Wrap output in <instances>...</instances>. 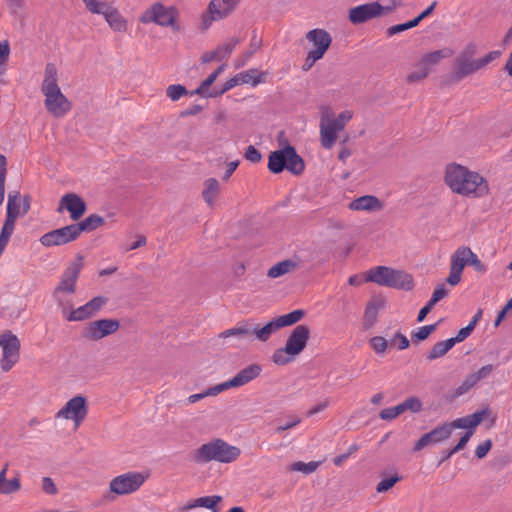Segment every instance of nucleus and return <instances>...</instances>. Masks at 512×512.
I'll use <instances>...</instances> for the list:
<instances>
[{
  "instance_id": "nucleus-1",
  "label": "nucleus",
  "mask_w": 512,
  "mask_h": 512,
  "mask_svg": "<svg viewBox=\"0 0 512 512\" xmlns=\"http://www.w3.org/2000/svg\"><path fill=\"white\" fill-rule=\"evenodd\" d=\"M443 182L452 193L466 198L480 199L490 193L489 182L482 174L457 162L445 165Z\"/></svg>"
},
{
  "instance_id": "nucleus-2",
  "label": "nucleus",
  "mask_w": 512,
  "mask_h": 512,
  "mask_svg": "<svg viewBox=\"0 0 512 512\" xmlns=\"http://www.w3.org/2000/svg\"><path fill=\"white\" fill-rule=\"evenodd\" d=\"M41 92L48 113L62 118L72 109L71 101L62 93L58 84V69L54 63H47L44 69Z\"/></svg>"
},
{
  "instance_id": "nucleus-3",
  "label": "nucleus",
  "mask_w": 512,
  "mask_h": 512,
  "mask_svg": "<svg viewBox=\"0 0 512 512\" xmlns=\"http://www.w3.org/2000/svg\"><path fill=\"white\" fill-rule=\"evenodd\" d=\"M304 315V310L297 309L288 314L281 315L272 319L262 327L256 326L252 328L248 321L242 322L231 329L223 331L220 334V337L228 338L230 336L253 334L259 341L266 342L273 333L281 328L291 326L299 322L304 317Z\"/></svg>"
},
{
  "instance_id": "nucleus-4",
  "label": "nucleus",
  "mask_w": 512,
  "mask_h": 512,
  "mask_svg": "<svg viewBox=\"0 0 512 512\" xmlns=\"http://www.w3.org/2000/svg\"><path fill=\"white\" fill-rule=\"evenodd\" d=\"M366 281L404 291L412 290L415 285L411 274L388 266H376L369 269L366 272Z\"/></svg>"
},
{
  "instance_id": "nucleus-5",
  "label": "nucleus",
  "mask_w": 512,
  "mask_h": 512,
  "mask_svg": "<svg viewBox=\"0 0 512 512\" xmlns=\"http://www.w3.org/2000/svg\"><path fill=\"white\" fill-rule=\"evenodd\" d=\"M241 455V450L221 438H215L202 444L194 452V459L198 463L216 461L220 463H232Z\"/></svg>"
},
{
  "instance_id": "nucleus-6",
  "label": "nucleus",
  "mask_w": 512,
  "mask_h": 512,
  "mask_svg": "<svg viewBox=\"0 0 512 512\" xmlns=\"http://www.w3.org/2000/svg\"><path fill=\"white\" fill-rule=\"evenodd\" d=\"M310 338V329L307 325L296 326L287 338L283 348L276 349L272 361L278 366H284L294 361L306 348Z\"/></svg>"
},
{
  "instance_id": "nucleus-7",
  "label": "nucleus",
  "mask_w": 512,
  "mask_h": 512,
  "mask_svg": "<svg viewBox=\"0 0 512 512\" xmlns=\"http://www.w3.org/2000/svg\"><path fill=\"white\" fill-rule=\"evenodd\" d=\"M82 267L83 257L79 256L64 270L59 283L53 291V298L57 302L58 306L62 308L64 317L68 313L67 308L70 307L67 297L75 293L77 280Z\"/></svg>"
},
{
  "instance_id": "nucleus-8",
  "label": "nucleus",
  "mask_w": 512,
  "mask_h": 512,
  "mask_svg": "<svg viewBox=\"0 0 512 512\" xmlns=\"http://www.w3.org/2000/svg\"><path fill=\"white\" fill-rule=\"evenodd\" d=\"M352 118L353 112L351 110H345L336 117L329 110L322 112L319 124L322 147L328 150L331 149L338 138V133L345 128Z\"/></svg>"
},
{
  "instance_id": "nucleus-9",
  "label": "nucleus",
  "mask_w": 512,
  "mask_h": 512,
  "mask_svg": "<svg viewBox=\"0 0 512 512\" xmlns=\"http://www.w3.org/2000/svg\"><path fill=\"white\" fill-rule=\"evenodd\" d=\"M139 22L145 25L154 23L175 32L181 29L178 9L175 6H165L161 2H155L147 7L139 16Z\"/></svg>"
},
{
  "instance_id": "nucleus-10",
  "label": "nucleus",
  "mask_w": 512,
  "mask_h": 512,
  "mask_svg": "<svg viewBox=\"0 0 512 512\" xmlns=\"http://www.w3.org/2000/svg\"><path fill=\"white\" fill-rule=\"evenodd\" d=\"M304 168L302 158L296 153L295 148L290 145L271 152L268 157V169L274 174L287 169L291 173L299 175L304 171Z\"/></svg>"
},
{
  "instance_id": "nucleus-11",
  "label": "nucleus",
  "mask_w": 512,
  "mask_h": 512,
  "mask_svg": "<svg viewBox=\"0 0 512 512\" xmlns=\"http://www.w3.org/2000/svg\"><path fill=\"white\" fill-rule=\"evenodd\" d=\"M143 471H128L115 476L109 483V492L115 496H125L137 492L148 479Z\"/></svg>"
},
{
  "instance_id": "nucleus-12",
  "label": "nucleus",
  "mask_w": 512,
  "mask_h": 512,
  "mask_svg": "<svg viewBox=\"0 0 512 512\" xmlns=\"http://www.w3.org/2000/svg\"><path fill=\"white\" fill-rule=\"evenodd\" d=\"M306 39L312 45V48L309 50L304 61L302 67L304 71L310 70L318 60L324 57L332 42L330 34L320 28L307 32Z\"/></svg>"
},
{
  "instance_id": "nucleus-13",
  "label": "nucleus",
  "mask_w": 512,
  "mask_h": 512,
  "mask_svg": "<svg viewBox=\"0 0 512 512\" xmlns=\"http://www.w3.org/2000/svg\"><path fill=\"white\" fill-rule=\"evenodd\" d=\"M453 51L449 48L433 51L425 54L414 65V70L406 77L408 83H415L428 77L433 66L437 65L442 59L449 58Z\"/></svg>"
},
{
  "instance_id": "nucleus-14",
  "label": "nucleus",
  "mask_w": 512,
  "mask_h": 512,
  "mask_svg": "<svg viewBox=\"0 0 512 512\" xmlns=\"http://www.w3.org/2000/svg\"><path fill=\"white\" fill-rule=\"evenodd\" d=\"M89 412L88 401L85 396L76 395L69 399L65 405L56 413L57 419L70 420L74 428L78 429L87 418Z\"/></svg>"
},
{
  "instance_id": "nucleus-15",
  "label": "nucleus",
  "mask_w": 512,
  "mask_h": 512,
  "mask_svg": "<svg viewBox=\"0 0 512 512\" xmlns=\"http://www.w3.org/2000/svg\"><path fill=\"white\" fill-rule=\"evenodd\" d=\"M0 347L2 348L1 369L10 371L20 358V340L11 331L3 332Z\"/></svg>"
},
{
  "instance_id": "nucleus-16",
  "label": "nucleus",
  "mask_w": 512,
  "mask_h": 512,
  "mask_svg": "<svg viewBox=\"0 0 512 512\" xmlns=\"http://www.w3.org/2000/svg\"><path fill=\"white\" fill-rule=\"evenodd\" d=\"M119 321L115 319H100L87 323L82 329V337L88 341H99L118 331Z\"/></svg>"
},
{
  "instance_id": "nucleus-17",
  "label": "nucleus",
  "mask_w": 512,
  "mask_h": 512,
  "mask_svg": "<svg viewBox=\"0 0 512 512\" xmlns=\"http://www.w3.org/2000/svg\"><path fill=\"white\" fill-rule=\"evenodd\" d=\"M477 46L469 43L455 60L454 75L457 79H463L478 71L476 59Z\"/></svg>"
},
{
  "instance_id": "nucleus-18",
  "label": "nucleus",
  "mask_w": 512,
  "mask_h": 512,
  "mask_svg": "<svg viewBox=\"0 0 512 512\" xmlns=\"http://www.w3.org/2000/svg\"><path fill=\"white\" fill-rule=\"evenodd\" d=\"M470 249L467 246H460L450 257V271L446 282L452 287L457 286L462 280L463 270L469 263Z\"/></svg>"
},
{
  "instance_id": "nucleus-19",
  "label": "nucleus",
  "mask_w": 512,
  "mask_h": 512,
  "mask_svg": "<svg viewBox=\"0 0 512 512\" xmlns=\"http://www.w3.org/2000/svg\"><path fill=\"white\" fill-rule=\"evenodd\" d=\"M79 233L75 224H71L50 232L45 233L40 238V243L43 246H60L76 240Z\"/></svg>"
},
{
  "instance_id": "nucleus-20",
  "label": "nucleus",
  "mask_w": 512,
  "mask_h": 512,
  "mask_svg": "<svg viewBox=\"0 0 512 512\" xmlns=\"http://www.w3.org/2000/svg\"><path fill=\"white\" fill-rule=\"evenodd\" d=\"M107 303V298L104 296H97L85 303L84 305L71 310L65 315L67 321L76 322L89 319L96 315Z\"/></svg>"
},
{
  "instance_id": "nucleus-21",
  "label": "nucleus",
  "mask_w": 512,
  "mask_h": 512,
  "mask_svg": "<svg viewBox=\"0 0 512 512\" xmlns=\"http://www.w3.org/2000/svg\"><path fill=\"white\" fill-rule=\"evenodd\" d=\"M453 429L450 422H445L436 426L430 432L423 434L418 441L415 442L414 451H420L428 445L442 443L450 438Z\"/></svg>"
},
{
  "instance_id": "nucleus-22",
  "label": "nucleus",
  "mask_w": 512,
  "mask_h": 512,
  "mask_svg": "<svg viewBox=\"0 0 512 512\" xmlns=\"http://www.w3.org/2000/svg\"><path fill=\"white\" fill-rule=\"evenodd\" d=\"M262 372V367L259 364H251L242 370H240L233 378L223 383H220V386L224 391L230 388L241 387L255 378H257Z\"/></svg>"
},
{
  "instance_id": "nucleus-23",
  "label": "nucleus",
  "mask_w": 512,
  "mask_h": 512,
  "mask_svg": "<svg viewBox=\"0 0 512 512\" xmlns=\"http://www.w3.org/2000/svg\"><path fill=\"white\" fill-rule=\"evenodd\" d=\"M30 209V199L22 197L18 191L11 192L8 195L6 218L16 222L18 217L25 215Z\"/></svg>"
},
{
  "instance_id": "nucleus-24",
  "label": "nucleus",
  "mask_w": 512,
  "mask_h": 512,
  "mask_svg": "<svg viewBox=\"0 0 512 512\" xmlns=\"http://www.w3.org/2000/svg\"><path fill=\"white\" fill-rule=\"evenodd\" d=\"M63 210H67L70 214V218L73 221H77L86 212V204L77 194L67 193L62 196L59 202L58 212H62Z\"/></svg>"
},
{
  "instance_id": "nucleus-25",
  "label": "nucleus",
  "mask_w": 512,
  "mask_h": 512,
  "mask_svg": "<svg viewBox=\"0 0 512 512\" xmlns=\"http://www.w3.org/2000/svg\"><path fill=\"white\" fill-rule=\"evenodd\" d=\"M489 413V409L485 408L473 414L457 418L451 421L450 424L453 430L465 429L466 432H472L473 435L476 427L489 415Z\"/></svg>"
},
{
  "instance_id": "nucleus-26",
  "label": "nucleus",
  "mask_w": 512,
  "mask_h": 512,
  "mask_svg": "<svg viewBox=\"0 0 512 512\" xmlns=\"http://www.w3.org/2000/svg\"><path fill=\"white\" fill-rule=\"evenodd\" d=\"M238 4L239 0H212L208 5L210 22L228 17Z\"/></svg>"
},
{
  "instance_id": "nucleus-27",
  "label": "nucleus",
  "mask_w": 512,
  "mask_h": 512,
  "mask_svg": "<svg viewBox=\"0 0 512 512\" xmlns=\"http://www.w3.org/2000/svg\"><path fill=\"white\" fill-rule=\"evenodd\" d=\"M380 17L378 14V10L375 6V3L368 2L356 7H353L349 10V21L353 24H361L368 20Z\"/></svg>"
},
{
  "instance_id": "nucleus-28",
  "label": "nucleus",
  "mask_w": 512,
  "mask_h": 512,
  "mask_svg": "<svg viewBox=\"0 0 512 512\" xmlns=\"http://www.w3.org/2000/svg\"><path fill=\"white\" fill-rule=\"evenodd\" d=\"M352 211L378 212L384 208V203L374 195L358 197L348 204Z\"/></svg>"
},
{
  "instance_id": "nucleus-29",
  "label": "nucleus",
  "mask_w": 512,
  "mask_h": 512,
  "mask_svg": "<svg viewBox=\"0 0 512 512\" xmlns=\"http://www.w3.org/2000/svg\"><path fill=\"white\" fill-rule=\"evenodd\" d=\"M104 19L113 32L126 33L128 31V20L115 6L109 10Z\"/></svg>"
},
{
  "instance_id": "nucleus-30",
  "label": "nucleus",
  "mask_w": 512,
  "mask_h": 512,
  "mask_svg": "<svg viewBox=\"0 0 512 512\" xmlns=\"http://www.w3.org/2000/svg\"><path fill=\"white\" fill-rule=\"evenodd\" d=\"M221 192L220 182L215 178H208L203 183L202 198L210 207H214Z\"/></svg>"
},
{
  "instance_id": "nucleus-31",
  "label": "nucleus",
  "mask_w": 512,
  "mask_h": 512,
  "mask_svg": "<svg viewBox=\"0 0 512 512\" xmlns=\"http://www.w3.org/2000/svg\"><path fill=\"white\" fill-rule=\"evenodd\" d=\"M385 304L383 298H373L367 303L364 311V325L366 328H370L376 323L378 313L385 307Z\"/></svg>"
},
{
  "instance_id": "nucleus-32",
  "label": "nucleus",
  "mask_w": 512,
  "mask_h": 512,
  "mask_svg": "<svg viewBox=\"0 0 512 512\" xmlns=\"http://www.w3.org/2000/svg\"><path fill=\"white\" fill-rule=\"evenodd\" d=\"M298 267V263L292 259L283 260L273 265L267 272L270 278H278L290 272H293Z\"/></svg>"
},
{
  "instance_id": "nucleus-33",
  "label": "nucleus",
  "mask_w": 512,
  "mask_h": 512,
  "mask_svg": "<svg viewBox=\"0 0 512 512\" xmlns=\"http://www.w3.org/2000/svg\"><path fill=\"white\" fill-rule=\"evenodd\" d=\"M87 11L94 15H101L103 18L114 6L112 3L103 0H81Z\"/></svg>"
},
{
  "instance_id": "nucleus-34",
  "label": "nucleus",
  "mask_w": 512,
  "mask_h": 512,
  "mask_svg": "<svg viewBox=\"0 0 512 512\" xmlns=\"http://www.w3.org/2000/svg\"><path fill=\"white\" fill-rule=\"evenodd\" d=\"M241 84H249L252 87L265 82L266 74L259 72L257 69H249L239 73Z\"/></svg>"
},
{
  "instance_id": "nucleus-35",
  "label": "nucleus",
  "mask_w": 512,
  "mask_h": 512,
  "mask_svg": "<svg viewBox=\"0 0 512 512\" xmlns=\"http://www.w3.org/2000/svg\"><path fill=\"white\" fill-rule=\"evenodd\" d=\"M454 345L450 338L435 343L426 355L427 360L433 361L444 356Z\"/></svg>"
},
{
  "instance_id": "nucleus-36",
  "label": "nucleus",
  "mask_w": 512,
  "mask_h": 512,
  "mask_svg": "<svg viewBox=\"0 0 512 512\" xmlns=\"http://www.w3.org/2000/svg\"><path fill=\"white\" fill-rule=\"evenodd\" d=\"M104 224V218L97 214H91L86 217L83 221L75 224L79 235L83 231H93Z\"/></svg>"
},
{
  "instance_id": "nucleus-37",
  "label": "nucleus",
  "mask_w": 512,
  "mask_h": 512,
  "mask_svg": "<svg viewBox=\"0 0 512 512\" xmlns=\"http://www.w3.org/2000/svg\"><path fill=\"white\" fill-rule=\"evenodd\" d=\"M10 56V45L8 41H2L0 42V84H7V81L5 79L7 67H8V60Z\"/></svg>"
},
{
  "instance_id": "nucleus-38",
  "label": "nucleus",
  "mask_w": 512,
  "mask_h": 512,
  "mask_svg": "<svg viewBox=\"0 0 512 512\" xmlns=\"http://www.w3.org/2000/svg\"><path fill=\"white\" fill-rule=\"evenodd\" d=\"M16 222L5 219L2 229L0 231V256L5 251L15 229Z\"/></svg>"
},
{
  "instance_id": "nucleus-39",
  "label": "nucleus",
  "mask_w": 512,
  "mask_h": 512,
  "mask_svg": "<svg viewBox=\"0 0 512 512\" xmlns=\"http://www.w3.org/2000/svg\"><path fill=\"white\" fill-rule=\"evenodd\" d=\"M222 392H223V390H222L220 384H217L213 387L207 388L206 390H204L201 393H196V394L190 395L186 399V404H194L206 397L217 396L218 394H220Z\"/></svg>"
},
{
  "instance_id": "nucleus-40",
  "label": "nucleus",
  "mask_w": 512,
  "mask_h": 512,
  "mask_svg": "<svg viewBox=\"0 0 512 512\" xmlns=\"http://www.w3.org/2000/svg\"><path fill=\"white\" fill-rule=\"evenodd\" d=\"M237 44H238V39L231 38V39L227 40L226 42H224L222 45L218 46L215 49L216 55L218 57V61L227 59L231 55V53L233 52V50L235 49Z\"/></svg>"
},
{
  "instance_id": "nucleus-41",
  "label": "nucleus",
  "mask_w": 512,
  "mask_h": 512,
  "mask_svg": "<svg viewBox=\"0 0 512 512\" xmlns=\"http://www.w3.org/2000/svg\"><path fill=\"white\" fill-rule=\"evenodd\" d=\"M319 465H320V462H318V461H311L308 463H305L302 461H297L290 465L289 470L301 472L303 474L308 475V474L315 472L317 470V468L319 467Z\"/></svg>"
},
{
  "instance_id": "nucleus-42",
  "label": "nucleus",
  "mask_w": 512,
  "mask_h": 512,
  "mask_svg": "<svg viewBox=\"0 0 512 512\" xmlns=\"http://www.w3.org/2000/svg\"><path fill=\"white\" fill-rule=\"evenodd\" d=\"M20 489L21 481L19 477L10 480L6 478L3 482H0V494L9 495L18 492Z\"/></svg>"
},
{
  "instance_id": "nucleus-43",
  "label": "nucleus",
  "mask_w": 512,
  "mask_h": 512,
  "mask_svg": "<svg viewBox=\"0 0 512 512\" xmlns=\"http://www.w3.org/2000/svg\"><path fill=\"white\" fill-rule=\"evenodd\" d=\"M401 413L405 411H411L413 413H417L422 410V402L417 397H408L402 403L399 404Z\"/></svg>"
},
{
  "instance_id": "nucleus-44",
  "label": "nucleus",
  "mask_w": 512,
  "mask_h": 512,
  "mask_svg": "<svg viewBox=\"0 0 512 512\" xmlns=\"http://www.w3.org/2000/svg\"><path fill=\"white\" fill-rule=\"evenodd\" d=\"M390 342L382 336H374L369 340V345L378 355H384Z\"/></svg>"
},
{
  "instance_id": "nucleus-45",
  "label": "nucleus",
  "mask_w": 512,
  "mask_h": 512,
  "mask_svg": "<svg viewBox=\"0 0 512 512\" xmlns=\"http://www.w3.org/2000/svg\"><path fill=\"white\" fill-rule=\"evenodd\" d=\"M196 499L198 507L207 508L213 510L214 512H217V510H215V507L218 505L219 502H221L222 497L219 495H212L203 496Z\"/></svg>"
},
{
  "instance_id": "nucleus-46",
  "label": "nucleus",
  "mask_w": 512,
  "mask_h": 512,
  "mask_svg": "<svg viewBox=\"0 0 512 512\" xmlns=\"http://www.w3.org/2000/svg\"><path fill=\"white\" fill-rule=\"evenodd\" d=\"M374 3L378 10L379 16H384L391 13L399 5L396 0H378Z\"/></svg>"
},
{
  "instance_id": "nucleus-47",
  "label": "nucleus",
  "mask_w": 512,
  "mask_h": 512,
  "mask_svg": "<svg viewBox=\"0 0 512 512\" xmlns=\"http://www.w3.org/2000/svg\"><path fill=\"white\" fill-rule=\"evenodd\" d=\"M501 56L498 50L490 51L481 58L476 59L478 71L486 68L490 63L497 60Z\"/></svg>"
},
{
  "instance_id": "nucleus-48",
  "label": "nucleus",
  "mask_w": 512,
  "mask_h": 512,
  "mask_svg": "<svg viewBox=\"0 0 512 512\" xmlns=\"http://www.w3.org/2000/svg\"><path fill=\"white\" fill-rule=\"evenodd\" d=\"M186 93V88L180 84L169 85L166 89V95L172 101L179 100L182 96L186 95Z\"/></svg>"
},
{
  "instance_id": "nucleus-49",
  "label": "nucleus",
  "mask_w": 512,
  "mask_h": 512,
  "mask_svg": "<svg viewBox=\"0 0 512 512\" xmlns=\"http://www.w3.org/2000/svg\"><path fill=\"white\" fill-rule=\"evenodd\" d=\"M400 477L397 474H394L390 477L382 479L376 486V491L378 493H384L390 490L397 482L400 481Z\"/></svg>"
},
{
  "instance_id": "nucleus-50",
  "label": "nucleus",
  "mask_w": 512,
  "mask_h": 512,
  "mask_svg": "<svg viewBox=\"0 0 512 512\" xmlns=\"http://www.w3.org/2000/svg\"><path fill=\"white\" fill-rule=\"evenodd\" d=\"M437 328V324L425 325L419 327L416 331L412 332V338L423 341L427 339L431 333H433Z\"/></svg>"
},
{
  "instance_id": "nucleus-51",
  "label": "nucleus",
  "mask_w": 512,
  "mask_h": 512,
  "mask_svg": "<svg viewBox=\"0 0 512 512\" xmlns=\"http://www.w3.org/2000/svg\"><path fill=\"white\" fill-rule=\"evenodd\" d=\"M6 165L7 160L6 157L0 154V205L4 201L5 194V178H6Z\"/></svg>"
},
{
  "instance_id": "nucleus-52",
  "label": "nucleus",
  "mask_w": 512,
  "mask_h": 512,
  "mask_svg": "<svg viewBox=\"0 0 512 512\" xmlns=\"http://www.w3.org/2000/svg\"><path fill=\"white\" fill-rule=\"evenodd\" d=\"M479 382L478 378L474 373H471L465 377L461 385L457 388V394L462 395L468 392L472 387H474Z\"/></svg>"
},
{
  "instance_id": "nucleus-53",
  "label": "nucleus",
  "mask_w": 512,
  "mask_h": 512,
  "mask_svg": "<svg viewBox=\"0 0 512 512\" xmlns=\"http://www.w3.org/2000/svg\"><path fill=\"white\" fill-rule=\"evenodd\" d=\"M390 345L391 346H397V348L399 350H404V349H407L409 347L410 342H409L408 338L404 334H402L400 332H397L391 338Z\"/></svg>"
},
{
  "instance_id": "nucleus-54",
  "label": "nucleus",
  "mask_w": 512,
  "mask_h": 512,
  "mask_svg": "<svg viewBox=\"0 0 512 512\" xmlns=\"http://www.w3.org/2000/svg\"><path fill=\"white\" fill-rule=\"evenodd\" d=\"M401 413L399 404L394 407H389L381 410L379 417L382 420L390 421L397 418Z\"/></svg>"
},
{
  "instance_id": "nucleus-55",
  "label": "nucleus",
  "mask_w": 512,
  "mask_h": 512,
  "mask_svg": "<svg viewBox=\"0 0 512 512\" xmlns=\"http://www.w3.org/2000/svg\"><path fill=\"white\" fill-rule=\"evenodd\" d=\"M448 293L449 291L446 289L445 285L443 283H440L435 287L430 300L432 301V303L436 304L440 300L444 299L448 295Z\"/></svg>"
},
{
  "instance_id": "nucleus-56",
  "label": "nucleus",
  "mask_w": 512,
  "mask_h": 512,
  "mask_svg": "<svg viewBox=\"0 0 512 512\" xmlns=\"http://www.w3.org/2000/svg\"><path fill=\"white\" fill-rule=\"evenodd\" d=\"M42 490L47 495H56L58 493V489L50 477H43L42 479Z\"/></svg>"
},
{
  "instance_id": "nucleus-57",
  "label": "nucleus",
  "mask_w": 512,
  "mask_h": 512,
  "mask_svg": "<svg viewBox=\"0 0 512 512\" xmlns=\"http://www.w3.org/2000/svg\"><path fill=\"white\" fill-rule=\"evenodd\" d=\"M468 265L473 267L477 272L485 273L487 270L486 266L480 261L477 254H475L471 249Z\"/></svg>"
},
{
  "instance_id": "nucleus-58",
  "label": "nucleus",
  "mask_w": 512,
  "mask_h": 512,
  "mask_svg": "<svg viewBox=\"0 0 512 512\" xmlns=\"http://www.w3.org/2000/svg\"><path fill=\"white\" fill-rule=\"evenodd\" d=\"M474 328L468 324L466 327L461 328L455 337L450 338L454 344L464 341L472 332Z\"/></svg>"
},
{
  "instance_id": "nucleus-59",
  "label": "nucleus",
  "mask_w": 512,
  "mask_h": 512,
  "mask_svg": "<svg viewBox=\"0 0 512 512\" xmlns=\"http://www.w3.org/2000/svg\"><path fill=\"white\" fill-rule=\"evenodd\" d=\"M492 447V441L490 439L480 443L475 449V455L477 458H484Z\"/></svg>"
},
{
  "instance_id": "nucleus-60",
  "label": "nucleus",
  "mask_w": 512,
  "mask_h": 512,
  "mask_svg": "<svg viewBox=\"0 0 512 512\" xmlns=\"http://www.w3.org/2000/svg\"><path fill=\"white\" fill-rule=\"evenodd\" d=\"M244 156L247 161H250L252 163H258L262 158L261 153L252 145L247 147Z\"/></svg>"
},
{
  "instance_id": "nucleus-61",
  "label": "nucleus",
  "mask_w": 512,
  "mask_h": 512,
  "mask_svg": "<svg viewBox=\"0 0 512 512\" xmlns=\"http://www.w3.org/2000/svg\"><path fill=\"white\" fill-rule=\"evenodd\" d=\"M217 79L216 75L211 73L195 90L196 94H203L205 90H207Z\"/></svg>"
},
{
  "instance_id": "nucleus-62",
  "label": "nucleus",
  "mask_w": 512,
  "mask_h": 512,
  "mask_svg": "<svg viewBox=\"0 0 512 512\" xmlns=\"http://www.w3.org/2000/svg\"><path fill=\"white\" fill-rule=\"evenodd\" d=\"M238 85H242L239 73L234 75L232 78H230L224 83L221 93H225Z\"/></svg>"
},
{
  "instance_id": "nucleus-63",
  "label": "nucleus",
  "mask_w": 512,
  "mask_h": 512,
  "mask_svg": "<svg viewBox=\"0 0 512 512\" xmlns=\"http://www.w3.org/2000/svg\"><path fill=\"white\" fill-rule=\"evenodd\" d=\"M471 437L472 432H465L464 435L458 441V443L452 448V452L458 453L459 451L463 450Z\"/></svg>"
},
{
  "instance_id": "nucleus-64",
  "label": "nucleus",
  "mask_w": 512,
  "mask_h": 512,
  "mask_svg": "<svg viewBox=\"0 0 512 512\" xmlns=\"http://www.w3.org/2000/svg\"><path fill=\"white\" fill-rule=\"evenodd\" d=\"M493 371V365L488 364L483 367H481L477 372H474L475 376L478 378V380L486 379Z\"/></svg>"
}]
</instances>
